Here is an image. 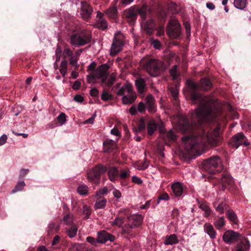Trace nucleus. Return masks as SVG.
I'll list each match as a JSON object with an SVG mask.
<instances>
[{"label":"nucleus","mask_w":251,"mask_h":251,"mask_svg":"<svg viewBox=\"0 0 251 251\" xmlns=\"http://www.w3.org/2000/svg\"><path fill=\"white\" fill-rule=\"evenodd\" d=\"M106 199L100 196L97 199L94 207L96 209L104 208L106 206Z\"/></svg>","instance_id":"obj_28"},{"label":"nucleus","mask_w":251,"mask_h":251,"mask_svg":"<svg viewBox=\"0 0 251 251\" xmlns=\"http://www.w3.org/2000/svg\"><path fill=\"white\" fill-rule=\"evenodd\" d=\"M86 241L95 247H97L98 244L100 243L98 237L97 238H95L91 236H88L86 238Z\"/></svg>","instance_id":"obj_49"},{"label":"nucleus","mask_w":251,"mask_h":251,"mask_svg":"<svg viewBox=\"0 0 251 251\" xmlns=\"http://www.w3.org/2000/svg\"><path fill=\"white\" fill-rule=\"evenodd\" d=\"M62 222H63L64 224L69 226H72V225H75L74 223V216L72 215H65L63 217Z\"/></svg>","instance_id":"obj_33"},{"label":"nucleus","mask_w":251,"mask_h":251,"mask_svg":"<svg viewBox=\"0 0 251 251\" xmlns=\"http://www.w3.org/2000/svg\"><path fill=\"white\" fill-rule=\"evenodd\" d=\"M59 227V226H56L54 223H51L48 226V232L50 233L57 232Z\"/></svg>","instance_id":"obj_47"},{"label":"nucleus","mask_w":251,"mask_h":251,"mask_svg":"<svg viewBox=\"0 0 251 251\" xmlns=\"http://www.w3.org/2000/svg\"><path fill=\"white\" fill-rule=\"evenodd\" d=\"M172 189L176 197H179L182 195L183 192V188L182 184L179 182L174 183L172 185Z\"/></svg>","instance_id":"obj_25"},{"label":"nucleus","mask_w":251,"mask_h":251,"mask_svg":"<svg viewBox=\"0 0 251 251\" xmlns=\"http://www.w3.org/2000/svg\"><path fill=\"white\" fill-rule=\"evenodd\" d=\"M91 41V36L89 32L82 30L73 34L70 38V43L77 47L84 45Z\"/></svg>","instance_id":"obj_5"},{"label":"nucleus","mask_w":251,"mask_h":251,"mask_svg":"<svg viewBox=\"0 0 251 251\" xmlns=\"http://www.w3.org/2000/svg\"><path fill=\"white\" fill-rule=\"evenodd\" d=\"M233 180L228 174H224L221 178V186L219 187L220 190L224 191L227 186H232L233 184Z\"/></svg>","instance_id":"obj_14"},{"label":"nucleus","mask_w":251,"mask_h":251,"mask_svg":"<svg viewBox=\"0 0 251 251\" xmlns=\"http://www.w3.org/2000/svg\"><path fill=\"white\" fill-rule=\"evenodd\" d=\"M66 116L65 113H61L57 117L58 121L61 124H64L66 121Z\"/></svg>","instance_id":"obj_56"},{"label":"nucleus","mask_w":251,"mask_h":251,"mask_svg":"<svg viewBox=\"0 0 251 251\" xmlns=\"http://www.w3.org/2000/svg\"><path fill=\"white\" fill-rule=\"evenodd\" d=\"M167 33L172 38H178L181 33V27L177 20L172 19L169 22Z\"/></svg>","instance_id":"obj_7"},{"label":"nucleus","mask_w":251,"mask_h":251,"mask_svg":"<svg viewBox=\"0 0 251 251\" xmlns=\"http://www.w3.org/2000/svg\"><path fill=\"white\" fill-rule=\"evenodd\" d=\"M77 192L81 195H86L88 194V187L84 184L79 185L77 189Z\"/></svg>","instance_id":"obj_41"},{"label":"nucleus","mask_w":251,"mask_h":251,"mask_svg":"<svg viewBox=\"0 0 251 251\" xmlns=\"http://www.w3.org/2000/svg\"><path fill=\"white\" fill-rule=\"evenodd\" d=\"M132 181L133 182L137 184H141L142 183L143 181L141 180V179L135 176H133L132 177Z\"/></svg>","instance_id":"obj_62"},{"label":"nucleus","mask_w":251,"mask_h":251,"mask_svg":"<svg viewBox=\"0 0 251 251\" xmlns=\"http://www.w3.org/2000/svg\"><path fill=\"white\" fill-rule=\"evenodd\" d=\"M130 171L128 169H122L119 173V178L121 179H126L130 176Z\"/></svg>","instance_id":"obj_36"},{"label":"nucleus","mask_w":251,"mask_h":251,"mask_svg":"<svg viewBox=\"0 0 251 251\" xmlns=\"http://www.w3.org/2000/svg\"><path fill=\"white\" fill-rule=\"evenodd\" d=\"M146 81L143 78H139L135 81V85L138 92L143 94L145 91Z\"/></svg>","instance_id":"obj_26"},{"label":"nucleus","mask_w":251,"mask_h":251,"mask_svg":"<svg viewBox=\"0 0 251 251\" xmlns=\"http://www.w3.org/2000/svg\"><path fill=\"white\" fill-rule=\"evenodd\" d=\"M164 139L165 142H167V140H168V142H174L176 139V135L172 130H170L166 133Z\"/></svg>","instance_id":"obj_37"},{"label":"nucleus","mask_w":251,"mask_h":251,"mask_svg":"<svg viewBox=\"0 0 251 251\" xmlns=\"http://www.w3.org/2000/svg\"><path fill=\"white\" fill-rule=\"evenodd\" d=\"M146 108L147 106L146 104L143 102H140L137 106V110L141 113H142L145 111Z\"/></svg>","instance_id":"obj_57"},{"label":"nucleus","mask_w":251,"mask_h":251,"mask_svg":"<svg viewBox=\"0 0 251 251\" xmlns=\"http://www.w3.org/2000/svg\"><path fill=\"white\" fill-rule=\"evenodd\" d=\"M83 214L85 215L84 217L85 219L89 218L91 214V209L90 206L86 205L83 206Z\"/></svg>","instance_id":"obj_45"},{"label":"nucleus","mask_w":251,"mask_h":251,"mask_svg":"<svg viewBox=\"0 0 251 251\" xmlns=\"http://www.w3.org/2000/svg\"><path fill=\"white\" fill-rule=\"evenodd\" d=\"M70 60V64L76 67H77L78 66V58L77 57H75L74 54L69 58Z\"/></svg>","instance_id":"obj_53"},{"label":"nucleus","mask_w":251,"mask_h":251,"mask_svg":"<svg viewBox=\"0 0 251 251\" xmlns=\"http://www.w3.org/2000/svg\"><path fill=\"white\" fill-rule=\"evenodd\" d=\"M146 129V124L144 120L141 119L137 126H135L133 128V131L135 134L141 133L144 132Z\"/></svg>","instance_id":"obj_29"},{"label":"nucleus","mask_w":251,"mask_h":251,"mask_svg":"<svg viewBox=\"0 0 251 251\" xmlns=\"http://www.w3.org/2000/svg\"><path fill=\"white\" fill-rule=\"evenodd\" d=\"M186 85L191 100L199 104L191 116V124L185 117L179 116L177 121L178 128L183 132H192V135L182 138L184 148L189 153L200 155L207 145L216 147L223 140V129L220 125L207 133L202 126L204 122H214L220 116L221 112L213 98L198 93L199 89L206 91L211 88L212 83L209 78H202L199 85L187 80Z\"/></svg>","instance_id":"obj_1"},{"label":"nucleus","mask_w":251,"mask_h":251,"mask_svg":"<svg viewBox=\"0 0 251 251\" xmlns=\"http://www.w3.org/2000/svg\"><path fill=\"white\" fill-rule=\"evenodd\" d=\"M110 133L111 134H113V135H114L117 136H121V132H120V131L117 128H115V127L112 128L111 130Z\"/></svg>","instance_id":"obj_63"},{"label":"nucleus","mask_w":251,"mask_h":251,"mask_svg":"<svg viewBox=\"0 0 251 251\" xmlns=\"http://www.w3.org/2000/svg\"><path fill=\"white\" fill-rule=\"evenodd\" d=\"M157 125L154 120L150 121L147 124L148 133L150 135L153 134L157 129Z\"/></svg>","instance_id":"obj_30"},{"label":"nucleus","mask_w":251,"mask_h":251,"mask_svg":"<svg viewBox=\"0 0 251 251\" xmlns=\"http://www.w3.org/2000/svg\"><path fill=\"white\" fill-rule=\"evenodd\" d=\"M108 192L107 188L106 187H103L100 189L99 191L97 192L96 197H100L99 195L107 194Z\"/></svg>","instance_id":"obj_60"},{"label":"nucleus","mask_w":251,"mask_h":251,"mask_svg":"<svg viewBox=\"0 0 251 251\" xmlns=\"http://www.w3.org/2000/svg\"><path fill=\"white\" fill-rule=\"evenodd\" d=\"M146 105L149 112L154 113L156 111V106L155 100L151 95L147 96L145 98Z\"/></svg>","instance_id":"obj_17"},{"label":"nucleus","mask_w":251,"mask_h":251,"mask_svg":"<svg viewBox=\"0 0 251 251\" xmlns=\"http://www.w3.org/2000/svg\"><path fill=\"white\" fill-rule=\"evenodd\" d=\"M151 44L154 49L161 50L162 45L161 43L158 40L152 38L151 40Z\"/></svg>","instance_id":"obj_50"},{"label":"nucleus","mask_w":251,"mask_h":251,"mask_svg":"<svg viewBox=\"0 0 251 251\" xmlns=\"http://www.w3.org/2000/svg\"><path fill=\"white\" fill-rule=\"evenodd\" d=\"M225 219L224 216L220 217L214 222V226L218 229H220L225 225Z\"/></svg>","instance_id":"obj_42"},{"label":"nucleus","mask_w":251,"mask_h":251,"mask_svg":"<svg viewBox=\"0 0 251 251\" xmlns=\"http://www.w3.org/2000/svg\"><path fill=\"white\" fill-rule=\"evenodd\" d=\"M103 151L105 153L111 152L117 148L115 141L107 139L103 143Z\"/></svg>","instance_id":"obj_18"},{"label":"nucleus","mask_w":251,"mask_h":251,"mask_svg":"<svg viewBox=\"0 0 251 251\" xmlns=\"http://www.w3.org/2000/svg\"><path fill=\"white\" fill-rule=\"evenodd\" d=\"M124 45L122 39L114 37L110 49V54L114 56L120 52Z\"/></svg>","instance_id":"obj_13"},{"label":"nucleus","mask_w":251,"mask_h":251,"mask_svg":"<svg viewBox=\"0 0 251 251\" xmlns=\"http://www.w3.org/2000/svg\"><path fill=\"white\" fill-rule=\"evenodd\" d=\"M137 10L134 7H131L126 10L123 16L127 20L130 25H133L137 19Z\"/></svg>","instance_id":"obj_11"},{"label":"nucleus","mask_w":251,"mask_h":251,"mask_svg":"<svg viewBox=\"0 0 251 251\" xmlns=\"http://www.w3.org/2000/svg\"><path fill=\"white\" fill-rule=\"evenodd\" d=\"M123 224V220L121 218H116L113 222L112 225L120 226Z\"/></svg>","instance_id":"obj_59"},{"label":"nucleus","mask_w":251,"mask_h":251,"mask_svg":"<svg viewBox=\"0 0 251 251\" xmlns=\"http://www.w3.org/2000/svg\"><path fill=\"white\" fill-rule=\"evenodd\" d=\"M171 93L176 102H177V96L178 95V90L176 88H172L170 89Z\"/></svg>","instance_id":"obj_55"},{"label":"nucleus","mask_w":251,"mask_h":251,"mask_svg":"<svg viewBox=\"0 0 251 251\" xmlns=\"http://www.w3.org/2000/svg\"><path fill=\"white\" fill-rule=\"evenodd\" d=\"M70 251H88V250L85 244L76 243L72 245Z\"/></svg>","instance_id":"obj_32"},{"label":"nucleus","mask_w":251,"mask_h":251,"mask_svg":"<svg viewBox=\"0 0 251 251\" xmlns=\"http://www.w3.org/2000/svg\"><path fill=\"white\" fill-rule=\"evenodd\" d=\"M90 95L93 97H98L99 95V91L96 88H92L90 91Z\"/></svg>","instance_id":"obj_64"},{"label":"nucleus","mask_w":251,"mask_h":251,"mask_svg":"<svg viewBox=\"0 0 251 251\" xmlns=\"http://www.w3.org/2000/svg\"><path fill=\"white\" fill-rule=\"evenodd\" d=\"M78 12L84 20L88 21L91 17L93 9L88 3L85 1H82L80 9Z\"/></svg>","instance_id":"obj_9"},{"label":"nucleus","mask_w":251,"mask_h":251,"mask_svg":"<svg viewBox=\"0 0 251 251\" xmlns=\"http://www.w3.org/2000/svg\"><path fill=\"white\" fill-rule=\"evenodd\" d=\"M62 51L61 48L59 46H57L55 50V63H57L58 61H59L61 57Z\"/></svg>","instance_id":"obj_54"},{"label":"nucleus","mask_w":251,"mask_h":251,"mask_svg":"<svg viewBox=\"0 0 251 251\" xmlns=\"http://www.w3.org/2000/svg\"><path fill=\"white\" fill-rule=\"evenodd\" d=\"M170 74L174 79L177 78L179 76V73L177 71V66L176 65L173 66L170 70Z\"/></svg>","instance_id":"obj_44"},{"label":"nucleus","mask_w":251,"mask_h":251,"mask_svg":"<svg viewBox=\"0 0 251 251\" xmlns=\"http://www.w3.org/2000/svg\"><path fill=\"white\" fill-rule=\"evenodd\" d=\"M155 23L153 20H150L145 22L144 25V30L146 34L151 35L154 33Z\"/></svg>","instance_id":"obj_21"},{"label":"nucleus","mask_w":251,"mask_h":251,"mask_svg":"<svg viewBox=\"0 0 251 251\" xmlns=\"http://www.w3.org/2000/svg\"><path fill=\"white\" fill-rule=\"evenodd\" d=\"M98 238L100 244H105L107 241L113 242L115 237L111 233L103 230L97 233Z\"/></svg>","instance_id":"obj_12"},{"label":"nucleus","mask_w":251,"mask_h":251,"mask_svg":"<svg viewBox=\"0 0 251 251\" xmlns=\"http://www.w3.org/2000/svg\"><path fill=\"white\" fill-rule=\"evenodd\" d=\"M204 231L212 239L216 238V232L214 229L213 226L209 223H205L203 226Z\"/></svg>","instance_id":"obj_23"},{"label":"nucleus","mask_w":251,"mask_h":251,"mask_svg":"<svg viewBox=\"0 0 251 251\" xmlns=\"http://www.w3.org/2000/svg\"><path fill=\"white\" fill-rule=\"evenodd\" d=\"M179 240L175 234H172L166 236L164 240V244L166 245H173L178 243Z\"/></svg>","instance_id":"obj_24"},{"label":"nucleus","mask_w":251,"mask_h":251,"mask_svg":"<svg viewBox=\"0 0 251 251\" xmlns=\"http://www.w3.org/2000/svg\"><path fill=\"white\" fill-rule=\"evenodd\" d=\"M226 215L228 220L234 224L238 223V219L235 213L231 210H227L226 211Z\"/></svg>","instance_id":"obj_31"},{"label":"nucleus","mask_w":251,"mask_h":251,"mask_svg":"<svg viewBox=\"0 0 251 251\" xmlns=\"http://www.w3.org/2000/svg\"><path fill=\"white\" fill-rule=\"evenodd\" d=\"M229 144L231 146L236 149H237L241 145H244L245 146L250 145L249 142L247 141L246 137L243 132H239L233 136L230 140Z\"/></svg>","instance_id":"obj_8"},{"label":"nucleus","mask_w":251,"mask_h":251,"mask_svg":"<svg viewBox=\"0 0 251 251\" xmlns=\"http://www.w3.org/2000/svg\"><path fill=\"white\" fill-rule=\"evenodd\" d=\"M250 246L249 240L244 237L241 239L240 243L237 246V251H248Z\"/></svg>","instance_id":"obj_22"},{"label":"nucleus","mask_w":251,"mask_h":251,"mask_svg":"<svg viewBox=\"0 0 251 251\" xmlns=\"http://www.w3.org/2000/svg\"><path fill=\"white\" fill-rule=\"evenodd\" d=\"M134 228L135 227L129 224L125 225L122 228L121 232L124 237H133L135 236L136 233L133 230Z\"/></svg>","instance_id":"obj_19"},{"label":"nucleus","mask_w":251,"mask_h":251,"mask_svg":"<svg viewBox=\"0 0 251 251\" xmlns=\"http://www.w3.org/2000/svg\"><path fill=\"white\" fill-rule=\"evenodd\" d=\"M77 230L78 227L76 225H72V226L65 228L66 233L67 236L70 238H73L76 235Z\"/></svg>","instance_id":"obj_27"},{"label":"nucleus","mask_w":251,"mask_h":251,"mask_svg":"<svg viewBox=\"0 0 251 251\" xmlns=\"http://www.w3.org/2000/svg\"><path fill=\"white\" fill-rule=\"evenodd\" d=\"M169 200V195L165 193L162 194L158 198L157 201V204H159L161 200L167 201Z\"/></svg>","instance_id":"obj_58"},{"label":"nucleus","mask_w":251,"mask_h":251,"mask_svg":"<svg viewBox=\"0 0 251 251\" xmlns=\"http://www.w3.org/2000/svg\"><path fill=\"white\" fill-rule=\"evenodd\" d=\"M119 171L117 167H111L107 171V175L109 179L112 182H115L119 178Z\"/></svg>","instance_id":"obj_20"},{"label":"nucleus","mask_w":251,"mask_h":251,"mask_svg":"<svg viewBox=\"0 0 251 251\" xmlns=\"http://www.w3.org/2000/svg\"><path fill=\"white\" fill-rule=\"evenodd\" d=\"M95 25L97 27L102 30L105 29L107 27L106 20L102 17H100L96 22Z\"/></svg>","instance_id":"obj_34"},{"label":"nucleus","mask_w":251,"mask_h":251,"mask_svg":"<svg viewBox=\"0 0 251 251\" xmlns=\"http://www.w3.org/2000/svg\"><path fill=\"white\" fill-rule=\"evenodd\" d=\"M234 5L236 8L243 10L246 7L247 0H234Z\"/></svg>","instance_id":"obj_35"},{"label":"nucleus","mask_w":251,"mask_h":251,"mask_svg":"<svg viewBox=\"0 0 251 251\" xmlns=\"http://www.w3.org/2000/svg\"><path fill=\"white\" fill-rule=\"evenodd\" d=\"M148 11V8L147 6H142L140 8L137 10V13L139 14L143 20H145Z\"/></svg>","instance_id":"obj_38"},{"label":"nucleus","mask_w":251,"mask_h":251,"mask_svg":"<svg viewBox=\"0 0 251 251\" xmlns=\"http://www.w3.org/2000/svg\"><path fill=\"white\" fill-rule=\"evenodd\" d=\"M107 171L105 166L100 165L96 166L87 173V177L89 181L98 184L100 181V176L101 174Z\"/></svg>","instance_id":"obj_6"},{"label":"nucleus","mask_w":251,"mask_h":251,"mask_svg":"<svg viewBox=\"0 0 251 251\" xmlns=\"http://www.w3.org/2000/svg\"><path fill=\"white\" fill-rule=\"evenodd\" d=\"M214 206L217 212L222 214L224 212L225 210H226L227 205L225 203L222 202L216 206V203H214Z\"/></svg>","instance_id":"obj_39"},{"label":"nucleus","mask_w":251,"mask_h":251,"mask_svg":"<svg viewBox=\"0 0 251 251\" xmlns=\"http://www.w3.org/2000/svg\"><path fill=\"white\" fill-rule=\"evenodd\" d=\"M59 72L64 76L67 72V62L64 60L61 61L60 66Z\"/></svg>","instance_id":"obj_40"},{"label":"nucleus","mask_w":251,"mask_h":251,"mask_svg":"<svg viewBox=\"0 0 251 251\" xmlns=\"http://www.w3.org/2000/svg\"><path fill=\"white\" fill-rule=\"evenodd\" d=\"M202 165V168L209 174L219 173L223 169L221 159L218 156H213L203 161Z\"/></svg>","instance_id":"obj_2"},{"label":"nucleus","mask_w":251,"mask_h":251,"mask_svg":"<svg viewBox=\"0 0 251 251\" xmlns=\"http://www.w3.org/2000/svg\"><path fill=\"white\" fill-rule=\"evenodd\" d=\"M109 69V65L105 63L103 64L98 67L94 71L95 76L101 79L102 81H105L108 75V71Z\"/></svg>","instance_id":"obj_10"},{"label":"nucleus","mask_w":251,"mask_h":251,"mask_svg":"<svg viewBox=\"0 0 251 251\" xmlns=\"http://www.w3.org/2000/svg\"><path fill=\"white\" fill-rule=\"evenodd\" d=\"M98 78L96 76H95V74L94 72L91 73L90 75L87 76V80L88 82L90 83L93 82L95 79Z\"/></svg>","instance_id":"obj_61"},{"label":"nucleus","mask_w":251,"mask_h":251,"mask_svg":"<svg viewBox=\"0 0 251 251\" xmlns=\"http://www.w3.org/2000/svg\"><path fill=\"white\" fill-rule=\"evenodd\" d=\"M25 186V183L24 181L18 182L16 186L12 190V193H15L18 191L22 190Z\"/></svg>","instance_id":"obj_43"},{"label":"nucleus","mask_w":251,"mask_h":251,"mask_svg":"<svg viewBox=\"0 0 251 251\" xmlns=\"http://www.w3.org/2000/svg\"><path fill=\"white\" fill-rule=\"evenodd\" d=\"M62 55L64 59L67 57L70 58L73 55V51L68 48H65L63 51Z\"/></svg>","instance_id":"obj_52"},{"label":"nucleus","mask_w":251,"mask_h":251,"mask_svg":"<svg viewBox=\"0 0 251 251\" xmlns=\"http://www.w3.org/2000/svg\"><path fill=\"white\" fill-rule=\"evenodd\" d=\"M239 236V234L238 232L232 230H227L224 234L223 239L225 242L229 243L236 241Z\"/></svg>","instance_id":"obj_15"},{"label":"nucleus","mask_w":251,"mask_h":251,"mask_svg":"<svg viewBox=\"0 0 251 251\" xmlns=\"http://www.w3.org/2000/svg\"><path fill=\"white\" fill-rule=\"evenodd\" d=\"M117 95L123 96L122 100L124 104H131L136 99V94L134 91L132 86L129 84L123 85L118 91Z\"/></svg>","instance_id":"obj_4"},{"label":"nucleus","mask_w":251,"mask_h":251,"mask_svg":"<svg viewBox=\"0 0 251 251\" xmlns=\"http://www.w3.org/2000/svg\"><path fill=\"white\" fill-rule=\"evenodd\" d=\"M144 68L152 76H157L164 70V63L157 59H151L145 64Z\"/></svg>","instance_id":"obj_3"},{"label":"nucleus","mask_w":251,"mask_h":251,"mask_svg":"<svg viewBox=\"0 0 251 251\" xmlns=\"http://www.w3.org/2000/svg\"><path fill=\"white\" fill-rule=\"evenodd\" d=\"M199 204L200 208L204 211L206 214L209 215L210 214V208L205 202H199Z\"/></svg>","instance_id":"obj_46"},{"label":"nucleus","mask_w":251,"mask_h":251,"mask_svg":"<svg viewBox=\"0 0 251 251\" xmlns=\"http://www.w3.org/2000/svg\"><path fill=\"white\" fill-rule=\"evenodd\" d=\"M143 220V217L141 214H134L130 215L128 218V224H131L134 227L139 226Z\"/></svg>","instance_id":"obj_16"},{"label":"nucleus","mask_w":251,"mask_h":251,"mask_svg":"<svg viewBox=\"0 0 251 251\" xmlns=\"http://www.w3.org/2000/svg\"><path fill=\"white\" fill-rule=\"evenodd\" d=\"M112 98V96L109 93L104 91L101 96V99L104 101H107L111 100Z\"/></svg>","instance_id":"obj_51"},{"label":"nucleus","mask_w":251,"mask_h":251,"mask_svg":"<svg viewBox=\"0 0 251 251\" xmlns=\"http://www.w3.org/2000/svg\"><path fill=\"white\" fill-rule=\"evenodd\" d=\"M117 9L116 7H111L106 12V14L111 18H115L117 15Z\"/></svg>","instance_id":"obj_48"}]
</instances>
